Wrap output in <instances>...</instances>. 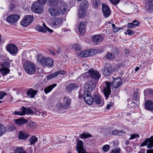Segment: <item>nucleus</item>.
I'll list each match as a JSON object with an SVG mask.
<instances>
[{
	"label": "nucleus",
	"instance_id": "obj_57",
	"mask_svg": "<svg viewBox=\"0 0 153 153\" xmlns=\"http://www.w3.org/2000/svg\"><path fill=\"white\" fill-rule=\"evenodd\" d=\"M128 27L129 28H133L134 27V26L133 23H130L128 24Z\"/></svg>",
	"mask_w": 153,
	"mask_h": 153
},
{
	"label": "nucleus",
	"instance_id": "obj_53",
	"mask_svg": "<svg viewBox=\"0 0 153 153\" xmlns=\"http://www.w3.org/2000/svg\"><path fill=\"white\" fill-rule=\"evenodd\" d=\"M120 0H110V2L113 4L116 5L119 3Z\"/></svg>",
	"mask_w": 153,
	"mask_h": 153
},
{
	"label": "nucleus",
	"instance_id": "obj_21",
	"mask_svg": "<svg viewBox=\"0 0 153 153\" xmlns=\"http://www.w3.org/2000/svg\"><path fill=\"white\" fill-rule=\"evenodd\" d=\"M94 102L98 105L99 106H102L104 104V101L102 99L97 95H94L93 96Z\"/></svg>",
	"mask_w": 153,
	"mask_h": 153
},
{
	"label": "nucleus",
	"instance_id": "obj_44",
	"mask_svg": "<svg viewBox=\"0 0 153 153\" xmlns=\"http://www.w3.org/2000/svg\"><path fill=\"white\" fill-rule=\"evenodd\" d=\"M110 149V146L109 145L106 144L104 145L102 147V149L104 152H106L108 151Z\"/></svg>",
	"mask_w": 153,
	"mask_h": 153
},
{
	"label": "nucleus",
	"instance_id": "obj_35",
	"mask_svg": "<svg viewBox=\"0 0 153 153\" xmlns=\"http://www.w3.org/2000/svg\"><path fill=\"white\" fill-rule=\"evenodd\" d=\"M139 96L138 94L137 93H135L134 95L133 98V101H134L132 102V103L135 104L136 102H137L138 101H139Z\"/></svg>",
	"mask_w": 153,
	"mask_h": 153
},
{
	"label": "nucleus",
	"instance_id": "obj_24",
	"mask_svg": "<svg viewBox=\"0 0 153 153\" xmlns=\"http://www.w3.org/2000/svg\"><path fill=\"white\" fill-rule=\"evenodd\" d=\"M103 39V38L102 36L98 35H95L92 37L93 42L96 44L101 42Z\"/></svg>",
	"mask_w": 153,
	"mask_h": 153
},
{
	"label": "nucleus",
	"instance_id": "obj_46",
	"mask_svg": "<svg viewBox=\"0 0 153 153\" xmlns=\"http://www.w3.org/2000/svg\"><path fill=\"white\" fill-rule=\"evenodd\" d=\"M80 136L81 138L82 139L86 138L91 136V134H88V133H82L81 134Z\"/></svg>",
	"mask_w": 153,
	"mask_h": 153
},
{
	"label": "nucleus",
	"instance_id": "obj_31",
	"mask_svg": "<svg viewBox=\"0 0 153 153\" xmlns=\"http://www.w3.org/2000/svg\"><path fill=\"white\" fill-rule=\"evenodd\" d=\"M27 120L24 119L23 117H22L21 119L16 120L15 123L16 124L21 126L27 123Z\"/></svg>",
	"mask_w": 153,
	"mask_h": 153
},
{
	"label": "nucleus",
	"instance_id": "obj_63",
	"mask_svg": "<svg viewBox=\"0 0 153 153\" xmlns=\"http://www.w3.org/2000/svg\"><path fill=\"white\" fill-rule=\"evenodd\" d=\"M130 50L128 49H126L124 50L125 53L126 55H127L128 54Z\"/></svg>",
	"mask_w": 153,
	"mask_h": 153
},
{
	"label": "nucleus",
	"instance_id": "obj_41",
	"mask_svg": "<svg viewBox=\"0 0 153 153\" xmlns=\"http://www.w3.org/2000/svg\"><path fill=\"white\" fill-rule=\"evenodd\" d=\"M20 116L25 115L27 113V108L25 107L21 108L20 109Z\"/></svg>",
	"mask_w": 153,
	"mask_h": 153
},
{
	"label": "nucleus",
	"instance_id": "obj_50",
	"mask_svg": "<svg viewBox=\"0 0 153 153\" xmlns=\"http://www.w3.org/2000/svg\"><path fill=\"white\" fill-rule=\"evenodd\" d=\"M139 137V135L137 134H133L131 135L129 139L132 140L135 138H138Z\"/></svg>",
	"mask_w": 153,
	"mask_h": 153
},
{
	"label": "nucleus",
	"instance_id": "obj_14",
	"mask_svg": "<svg viewBox=\"0 0 153 153\" xmlns=\"http://www.w3.org/2000/svg\"><path fill=\"white\" fill-rule=\"evenodd\" d=\"M62 23V19L61 18H54L52 20L51 24L54 28H56L59 27Z\"/></svg>",
	"mask_w": 153,
	"mask_h": 153
},
{
	"label": "nucleus",
	"instance_id": "obj_40",
	"mask_svg": "<svg viewBox=\"0 0 153 153\" xmlns=\"http://www.w3.org/2000/svg\"><path fill=\"white\" fill-rule=\"evenodd\" d=\"M120 149L119 147L114 148L111 150L110 153H120Z\"/></svg>",
	"mask_w": 153,
	"mask_h": 153
},
{
	"label": "nucleus",
	"instance_id": "obj_26",
	"mask_svg": "<svg viewBox=\"0 0 153 153\" xmlns=\"http://www.w3.org/2000/svg\"><path fill=\"white\" fill-rule=\"evenodd\" d=\"M79 31L80 34L81 35H83L85 31V23L83 22H81L79 25Z\"/></svg>",
	"mask_w": 153,
	"mask_h": 153
},
{
	"label": "nucleus",
	"instance_id": "obj_45",
	"mask_svg": "<svg viewBox=\"0 0 153 153\" xmlns=\"http://www.w3.org/2000/svg\"><path fill=\"white\" fill-rule=\"evenodd\" d=\"M88 53H89V56H93L97 52V51L95 49H91L90 50H88Z\"/></svg>",
	"mask_w": 153,
	"mask_h": 153
},
{
	"label": "nucleus",
	"instance_id": "obj_8",
	"mask_svg": "<svg viewBox=\"0 0 153 153\" xmlns=\"http://www.w3.org/2000/svg\"><path fill=\"white\" fill-rule=\"evenodd\" d=\"M31 9L33 12L35 13L40 14L43 10V7L39 3L35 2L33 3L31 6Z\"/></svg>",
	"mask_w": 153,
	"mask_h": 153
},
{
	"label": "nucleus",
	"instance_id": "obj_18",
	"mask_svg": "<svg viewBox=\"0 0 153 153\" xmlns=\"http://www.w3.org/2000/svg\"><path fill=\"white\" fill-rule=\"evenodd\" d=\"M144 108L146 110L151 112L153 111V102L151 100L146 101L145 104Z\"/></svg>",
	"mask_w": 153,
	"mask_h": 153
},
{
	"label": "nucleus",
	"instance_id": "obj_9",
	"mask_svg": "<svg viewBox=\"0 0 153 153\" xmlns=\"http://www.w3.org/2000/svg\"><path fill=\"white\" fill-rule=\"evenodd\" d=\"M33 15H27L21 21L20 23L22 26L27 27L33 21Z\"/></svg>",
	"mask_w": 153,
	"mask_h": 153
},
{
	"label": "nucleus",
	"instance_id": "obj_61",
	"mask_svg": "<svg viewBox=\"0 0 153 153\" xmlns=\"http://www.w3.org/2000/svg\"><path fill=\"white\" fill-rule=\"evenodd\" d=\"M113 103L112 102H111L109 104H108L107 105L106 108L107 109H109L111 107L113 106Z\"/></svg>",
	"mask_w": 153,
	"mask_h": 153
},
{
	"label": "nucleus",
	"instance_id": "obj_36",
	"mask_svg": "<svg viewBox=\"0 0 153 153\" xmlns=\"http://www.w3.org/2000/svg\"><path fill=\"white\" fill-rule=\"evenodd\" d=\"M16 153H27V152L24 150L22 147H18L15 150Z\"/></svg>",
	"mask_w": 153,
	"mask_h": 153
},
{
	"label": "nucleus",
	"instance_id": "obj_47",
	"mask_svg": "<svg viewBox=\"0 0 153 153\" xmlns=\"http://www.w3.org/2000/svg\"><path fill=\"white\" fill-rule=\"evenodd\" d=\"M66 72L63 70H59L55 72L56 76L59 74L65 75L66 74Z\"/></svg>",
	"mask_w": 153,
	"mask_h": 153
},
{
	"label": "nucleus",
	"instance_id": "obj_60",
	"mask_svg": "<svg viewBox=\"0 0 153 153\" xmlns=\"http://www.w3.org/2000/svg\"><path fill=\"white\" fill-rule=\"evenodd\" d=\"M112 133L114 135H118V131L114 130L112 131Z\"/></svg>",
	"mask_w": 153,
	"mask_h": 153
},
{
	"label": "nucleus",
	"instance_id": "obj_52",
	"mask_svg": "<svg viewBox=\"0 0 153 153\" xmlns=\"http://www.w3.org/2000/svg\"><path fill=\"white\" fill-rule=\"evenodd\" d=\"M47 0H37L39 4L42 5L45 4L46 3Z\"/></svg>",
	"mask_w": 153,
	"mask_h": 153
},
{
	"label": "nucleus",
	"instance_id": "obj_39",
	"mask_svg": "<svg viewBox=\"0 0 153 153\" xmlns=\"http://www.w3.org/2000/svg\"><path fill=\"white\" fill-rule=\"evenodd\" d=\"M36 29L37 31L42 32L45 33L47 32L46 29L44 28L43 27L40 25H38L36 27Z\"/></svg>",
	"mask_w": 153,
	"mask_h": 153
},
{
	"label": "nucleus",
	"instance_id": "obj_51",
	"mask_svg": "<svg viewBox=\"0 0 153 153\" xmlns=\"http://www.w3.org/2000/svg\"><path fill=\"white\" fill-rule=\"evenodd\" d=\"M127 32L129 35H133L134 33V30H131L130 29H128L127 30Z\"/></svg>",
	"mask_w": 153,
	"mask_h": 153
},
{
	"label": "nucleus",
	"instance_id": "obj_58",
	"mask_svg": "<svg viewBox=\"0 0 153 153\" xmlns=\"http://www.w3.org/2000/svg\"><path fill=\"white\" fill-rule=\"evenodd\" d=\"M123 27H116L114 30V33H116L118 31L123 29Z\"/></svg>",
	"mask_w": 153,
	"mask_h": 153
},
{
	"label": "nucleus",
	"instance_id": "obj_17",
	"mask_svg": "<svg viewBox=\"0 0 153 153\" xmlns=\"http://www.w3.org/2000/svg\"><path fill=\"white\" fill-rule=\"evenodd\" d=\"M149 143L147 145V148L151 149L153 148V137L151 139L150 138H148L146 139L140 144L141 146H143L147 145L148 142Z\"/></svg>",
	"mask_w": 153,
	"mask_h": 153
},
{
	"label": "nucleus",
	"instance_id": "obj_19",
	"mask_svg": "<svg viewBox=\"0 0 153 153\" xmlns=\"http://www.w3.org/2000/svg\"><path fill=\"white\" fill-rule=\"evenodd\" d=\"M7 51L11 54L16 53L17 51V48L16 45L11 44L8 45L7 48Z\"/></svg>",
	"mask_w": 153,
	"mask_h": 153
},
{
	"label": "nucleus",
	"instance_id": "obj_10",
	"mask_svg": "<svg viewBox=\"0 0 153 153\" xmlns=\"http://www.w3.org/2000/svg\"><path fill=\"white\" fill-rule=\"evenodd\" d=\"M20 17V16L17 14H11L7 17L6 21L9 24L13 25L18 21Z\"/></svg>",
	"mask_w": 153,
	"mask_h": 153
},
{
	"label": "nucleus",
	"instance_id": "obj_12",
	"mask_svg": "<svg viewBox=\"0 0 153 153\" xmlns=\"http://www.w3.org/2000/svg\"><path fill=\"white\" fill-rule=\"evenodd\" d=\"M106 87H105L103 90L104 94L106 100L109 97V96L111 93V83L108 82H106Z\"/></svg>",
	"mask_w": 153,
	"mask_h": 153
},
{
	"label": "nucleus",
	"instance_id": "obj_33",
	"mask_svg": "<svg viewBox=\"0 0 153 153\" xmlns=\"http://www.w3.org/2000/svg\"><path fill=\"white\" fill-rule=\"evenodd\" d=\"M38 140V138L34 136L31 137L30 138L29 141L30 145H32L35 144Z\"/></svg>",
	"mask_w": 153,
	"mask_h": 153
},
{
	"label": "nucleus",
	"instance_id": "obj_29",
	"mask_svg": "<svg viewBox=\"0 0 153 153\" xmlns=\"http://www.w3.org/2000/svg\"><path fill=\"white\" fill-rule=\"evenodd\" d=\"M29 135L26 133L25 131H21L20 132L19 134L18 135L19 138L20 140H25Z\"/></svg>",
	"mask_w": 153,
	"mask_h": 153
},
{
	"label": "nucleus",
	"instance_id": "obj_59",
	"mask_svg": "<svg viewBox=\"0 0 153 153\" xmlns=\"http://www.w3.org/2000/svg\"><path fill=\"white\" fill-rule=\"evenodd\" d=\"M133 22L134 26H138L139 24V22L136 20H133Z\"/></svg>",
	"mask_w": 153,
	"mask_h": 153
},
{
	"label": "nucleus",
	"instance_id": "obj_5",
	"mask_svg": "<svg viewBox=\"0 0 153 153\" xmlns=\"http://www.w3.org/2000/svg\"><path fill=\"white\" fill-rule=\"evenodd\" d=\"M78 97L79 99L83 98L85 102L88 105H91L94 102L93 98L92 97L90 93L83 91L82 94L79 93Z\"/></svg>",
	"mask_w": 153,
	"mask_h": 153
},
{
	"label": "nucleus",
	"instance_id": "obj_30",
	"mask_svg": "<svg viewBox=\"0 0 153 153\" xmlns=\"http://www.w3.org/2000/svg\"><path fill=\"white\" fill-rule=\"evenodd\" d=\"M57 85L56 84H53L51 85H49L44 89L45 93L46 94L51 92L52 89Z\"/></svg>",
	"mask_w": 153,
	"mask_h": 153
},
{
	"label": "nucleus",
	"instance_id": "obj_25",
	"mask_svg": "<svg viewBox=\"0 0 153 153\" xmlns=\"http://www.w3.org/2000/svg\"><path fill=\"white\" fill-rule=\"evenodd\" d=\"M37 93V91L36 90H34L32 88H31L27 91L26 94L30 97L31 98H34Z\"/></svg>",
	"mask_w": 153,
	"mask_h": 153
},
{
	"label": "nucleus",
	"instance_id": "obj_32",
	"mask_svg": "<svg viewBox=\"0 0 153 153\" xmlns=\"http://www.w3.org/2000/svg\"><path fill=\"white\" fill-rule=\"evenodd\" d=\"M105 57L106 59L108 60H112L115 59L114 53H112L108 52Z\"/></svg>",
	"mask_w": 153,
	"mask_h": 153
},
{
	"label": "nucleus",
	"instance_id": "obj_2",
	"mask_svg": "<svg viewBox=\"0 0 153 153\" xmlns=\"http://www.w3.org/2000/svg\"><path fill=\"white\" fill-rule=\"evenodd\" d=\"M88 75L91 78L95 80L99 79L101 77V74L99 72L92 69H89L88 72L82 74L79 76V77L81 80H83L87 78Z\"/></svg>",
	"mask_w": 153,
	"mask_h": 153
},
{
	"label": "nucleus",
	"instance_id": "obj_22",
	"mask_svg": "<svg viewBox=\"0 0 153 153\" xmlns=\"http://www.w3.org/2000/svg\"><path fill=\"white\" fill-rule=\"evenodd\" d=\"M78 87V85L75 83H71L68 85L66 88V90L68 92H70L73 90H75Z\"/></svg>",
	"mask_w": 153,
	"mask_h": 153
},
{
	"label": "nucleus",
	"instance_id": "obj_23",
	"mask_svg": "<svg viewBox=\"0 0 153 153\" xmlns=\"http://www.w3.org/2000/svg\"><path fill=\"white\" fill-rule=\"evenodd\" d=\"M122 82V80L120 78H117L113 80L112 85L114 88H117L121 85Z\"/></svg>",
	"mask_w": 153,
	"mask_h": 153
},
{
	"label": "nucleus",
	"instance_id": "obj_48",
	"mask_svg": "<svg viewBox=\"0 0 153 153\" xmlns=\"http://www.w3.org/2000/svg\"><path fill=\"white\" fill-rule=\"evenodd\" d=\"M73 47L77 51L80 50L81 49V46L78 44H74L73 45Z\"/></svg>",
	"mask_w": 153,
	"mask_h": 153
},
{
	"label": "nucleus",
	"instance_id": "obj_1",
	"mask_svg": "<svg viewBox=\"0 0 153 153\" xmlns=\"http://www.w3.org/2000/svg\"><path fill=\"white\" fill-rule=\"evenodd\" d=\"M48 3L50 6L57 7L61 15H64L68 8L67 4L62 0H48Z\"/></svg>",
	"mask_w": 153,
	"mask_h": 153
},
{
	"label": "nucleus",
	"instance_id": "obj_54",
	"mask_svg": "<svg viewBox=\"0 0 153 153\" xmlns=\"http://www.w3.org/2000/svg\"><path fill=\"white\" fill-rule=\"evenodd\" d=\"M126 132L123 130L118 131V135L123 136L126 134Z\"/></svg>",
	"mask_w": 153,
	"mask_h": 153
},
{
	"label": "nucleus",
	"instance_id": "obj_20",
	"mask_svg": "<svg viewBox=\"0 0 153 153\" xmlns=\"http://www.w3.org/2000/svg\"><path fill=\"white\" fill-rule=\"evenodd\" d=\"M102 8L104 17L105 18L108 17L111 14V10L105 4H102Z\"/></svg>",
	"mask_w": 153,
	"mask_h": 153
},
{
	"label": "nucleus",
	"instance_id": "obj_37",
	"mask_svg": "<svg viewBox=\"0 0 153 153\" xmlns=\"http://www.w3.org/2000/svg\"><path fill=\"white\" fill-rule=\"evenodd\" d=\"M146 5L147 6V8L150 10L151 9H153V3L152 1L148 0L147 1L146 3Z\"/></svg>",
	"mask_w": 153,
	"mask_h": 153
},
{
	"label": "nucleus",
	"instance_id": "obj_6",
	"mask_svg": "<svg viewBox=\"0 0 153 153\" xmlns=\"http://www.w3.org/2000/svg\"><path fill=\"white\" fill-rule=\"evenodd\" d=\"M24 68L26 72L29 74H33L35 73L36 65L33 63L29 62L25 63L24 65Z\"/></svg>",
	"mask_w": 153,
	"mask_h": 153
},
{
	"label": "nucleus",
	"instance_id": "obj_11",
	"mask_svg": "<svg viewBox=\"0 0 153 153\" xmlns=\"http://www.w3.org/2000/svg\"><path fill=\"white\" fill-rule=\"evenodd\" d=\"M2 68L0 69V72L3 75H5L9 73L10 71L9 69L10 65L8 62H3L1 64Z\"/></svg>",
	"mask_w": 153,
	"mask_h": 153
},
{
	"label": "nucleus",
	"instance_id": "obj_7",
	"mask_svg": "<svg viewBox=\"0 0 153 153\" xmlns=\"http://www.w3.org/2000/svg\"><path fill=\"white\" fill-rule=\"evenodd\" d=\"M94 82L92 81H89L85 83L83 87L85 91L87 92L90 93L94 89L96 86Z\"/></svg>",
	"mask_w": 153,
	"mask_h": 153
},
{
	"label": "nucleus",
	"instance_id": "obj_27",
	"mask_svg": "<svg viewBox=\"0 0 153 153\" xmlns=\"http://www.w3.org/2000/svg\"><path fill=\"white\" fill-rule=\"evenodd\" d=\"M144 96L145 97H153V91L152 90L148 88L145 90L144 92Z\"/></svg>",
	"mask_w": 153,
	"mask_h": 153
},
{
	"label": "nucleus",
	"instance_id": "obj_28",
	"mask_svg": "<svg viewBox=\"0 0 153 153\" xmlns=\"http://www.w3.org/2000/svg\"><path fill=\"white\" fill-rule=\"evenodd\" d=\"M89 3L87 1H82L80 5L79 8L80 9L85 10L88 7Z\"/></svg>",
	"mask_w": 153,
	"mask_h": 153
},
{
	"label": "nucleus",
	"instance_id": "obj_62",
	"mask_svg": "<svg viewBox=\"0 0 153 153\" xmlns=\"http://www.w3.org/2000/svg\"><path fill=\"white\" fill-rule=\"evenodd\" d=\"M100 3L98 1H95V3H94V5L95 7H97L99 5Z\"/></svg>",
	"mask_w": 153,
	"mask_h": 153
},
{
	"label": "nucleus",
	"instance_id": "obj_4",
	"mask_svg": "<svg viewBox=\"0 0 153 153\" xmlns=\"http://www.w3.org/2000/svg\"><path fill=\"white\" fill-rule=\"evenodd\" d=\"M71 100L68 97H65L61 100L60 102L58 104L57 107L60 110L63 109H68L70 107Z\"/></svg>",
	"mask_w": 153,
	"mask_h": 153
},
{
	"label": "nucleus",
	"instance_id": "obj_42",
	"mask_svg": "<svg viewBox=\"0 0 153 153\" xmlns=\"http://www.w3.org/2000/svg\"><path fill=\"white\" fill-rule=\"evenodd\" d=\"M78 15L79 17H82L85 15V10L79 9V10Z\"/></svg>",
	"mask_w": 153,
	"mask_h": 153
},
{
	"label": "nucleus",
	"instance_id": "obj_13",
	"mask_svg": "<svg viewBox=\"0 0 153 153\" xmlns=\"http://www.w3.org/2000/svg\"><path fill=\"white\" fill-rule=\"evenodd\" d=\"M48 12L52 16L55 17L61 15L57 7H51L48 9Z\"/></svg>",
	"mask_w": 153,
	"mask_h": 153
},
{
	"label": "nucleus",
	"instance_id": "obj_43",
	"mask_svg": "<svg viewBox=\"0 0 153 153\" xmlns=\"http://www.w3.org/2000/svg\"><path fill=\"white\" fill-rule=\"evenodd\" d=\"M55 72L53 73L48 75L47 76L46 78L47 79L49 80L52 79L55 77H56Z\"/></svg>",
	"mask_w": 153,
	"mask_h": 153
},
{
	"label": "nucleus",
	"instance_id": "obj_15",
	"mask_svg": "<svg viewBox=\"0 0 153 153\" xmlns=\"http://www.w3.org/2000/svg\"><path fill=\"white\" fill-rule=\"evenodd\" d=\"M116 69V66L113 67L112 66L105 68L103 71V74L105 76H108L110 74L115 71Z\"/></svg>",
	"mask_w": 153,
	"mask_h": 153
},
{
	"label": "nucleus",
	"instance_id": "obj_56",
	"mask_svg": "<svg viewBox=\"0 0 153 153\" xmlns=\"http://www.w3.org/2000/svg\"><path fill=\"white\" fill-rule=\"evenodd\" d=\"M33 113V111L30 108H28L27 109V114H32Z\"/></svg>",
	"mask_w": 153,
	"mask_h": 153
},
{
	"label": "nucleus",
	"instance_id": "obj_34",
	"mask_svg": "<svg viewBox=\"0 0 153 153\" xmlns=\"http://www.w3.org/2000/svg\"><path fill=\"white\" fill-rule=\"evenodd\" d=\"M89 53L88 50L80 52L79 55L81 57H87L89 56Z\"/></svg>",
	"mask_w": 153,
	"mask_h": 153
},
{
	"label": "nucleus",
	"instance_id": "obj_3",
	"mask_svg": "<svg viewBox=\"0 0 153 153\" xmlns=\"http://www.w3.org/2000/svg\"><path fill=\"white\" fill-rule=\"evenodd\" d=\"M37 60L43 67H50L54 66L53 61L50 57H45L42 55H39L37 56Z\"/></svg>",
	"mask_w": 153,
	"mask_h": 153
},
{
	"label": "nucleus",
	"instance_id": "obj_16",
	"mask_svg": "<svg viewBox=\"0 0 153 153\" xmlns=\"http://www.w3.org/2000/svg\"><path fill=\"white\" fill-rule=\"evenodd\" d=\"M76 150L78 153H88L83 147V142L81 140L77 141Z\"/></svg>",
	"mask_w": 153,
	"mask_h": 153
},
{
	"label": "nucleus",
	"instance_id": "obj_38",
	"mask_svg": "<svg viewBox=\"0 0 153 153\" xmlns=\"http://www.w3.org/2000/svg\"><path fill=\"white\" fill-rule=\"evenodd\" d=\"M5 132V129L2 124L0 123V136Z\"/></svg>",
	"mask_w": 153,
	"mask_h": 153
},
{
	"label": "nucleus",
	"instance_id": "obj_49",
	"mask_svg": "<svg viewBox=\"0 0 153 153\" xmlns=\"http://www.w3.org/2000/svg\"><path fill=\"white\" fill-rule=\"evenodd\" d=\"M7 94L6 92L2 91H0V100L2 99Z\"/></svg>",
	"mask_w": 153,
	"mask_h": 153
},
{
	"label": "nucleus",
	"instance_id": "obj_55",
	"mask_svg": "<svg viewBox=\"0 0 153 153\" xmlns=\"http://www.w3.org/2000/svg\"><path fill=\"white\" fill-rule=\"evenodd\" d=\"M15 7V5L13 4H11L9 7V9L10 11H12L13 10V9Z\"/></svg>",
	"mask_w": 153,
	"mask_h": 153
},
{
	"label": "nucleus",
	"instance_id": "obj_64",
	"mask_svg": "<svg viewBox=\"0 0 153 153\" xmlns=\"http://www.w3.org/2000/svg\"><path fill=\"white\" fill-rule=\"evenodd\" d=\"M146 153H153V149L147 150Z\"/></svg>",
	"mask_w": 153,
	"mask_h": 153
}]
</instances>
